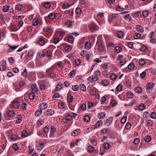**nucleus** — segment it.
I'll return each instance as SVG.
<instances>
[{
    "instance_id": "nucleus-1",
    "label": "nucleus",
    "mask_w": 156,
    "mask_h": 156,
    "mask_svg": "<svg viewBox=\"0 0 156 156\" xmlns=\"http://www.w3.org/2000/svg\"><path fill=\"white\" fill-rule=\"evenodd\" d=\"M155 84L153 82H150L146 85V91L147 93H151L154 87Z\"/></svg>"
},
{
    "instance_id": "nucleus-2",
    "label": "nucleus",
    "mask_w": 156,
    "mask_h": 156,
    "mask_svg": "<svg viewBox=\"0 0 156 156\" xmlns=\"http://www.w3.org/2000/svg\"><path fill=\"white\" fill-rule=\"evenodd\" d=\"M46 76L50 77H52L55 76V73L53 69V68L51 67L47 69L46 72Z\"/></svg>"
},
{
    "instance_id": "nucleus-3",
    "label": "nucleus",
    "mask_w": 156,
    "mask_h": 156,
    "mask_svg": "<svg viewBox=\"0 0 156 156\" xmlns=\"http://www.w3.org/2000/svg\"><path fill=\"white\" fill-rule=\"evenodd\" d=\"M118 15L115 13L110 14L108 16V21L110 23H112L114 21V20L116 19L118 17Z\"/></svg>"
},
{
    "instance_id": "nucleus-4",
    "label": "nucleus",
    "mask_w": 156,
    "mask_h": 156,
    "mask_svg": "<svg viewBox=\"0 0 156 156\" xmlns=\"http://www.w3.org/2000/svg\"><path fill=\"white\" fill-rule=\"evenodd\" d=\"M10 106L12 108H17L20 106V103L18 101L16 100H14L10 104Z\"/></svg>"
},
{
    "instance_id": "nucleus-5",
    "label": "nucleus",
    "mask_w": 156,
    "mask_h": 156,
    "mask_svg": "<svg viewBox=\"0 0 156 156\" xmlns=\"http://www.w3.org/2000/svg\"><path fill=\"white\" fill-rule=\"evenodd\" d=\"M48 42L47 40L42 36H40L39 38V44L41 46H44Z\"/></svg>"
},
{
    "instance_id": "nucleus-6",
    "label": "nucleus",
    "mask_w": 156,
    "mask_h": 156,
    "mask_svg": "<svg viewBox=\"0 0 156 156\" xmlns=\"http://www.w3.org/2000/svg\"><path fill=\"white\" fill-rule=\"evenodd\" d=\"M54 112L55 111L53 109H48L44 111V114L45 116H49L53 115Z\"/></svg>"
},
{
    "instance_id": "nucleus-7",
    "label": "nucleus",
    "mask_w": 156,
    "mask_h": 156,
    "mask_svg": "<svg viewBox=\"0 0 156 156\" xmlns=\"http://www.w3.org/2000/svg\"><path fill=\"white\" fill-rule=\"evenodd\" d=\"M103 124V122L101 120L98 121L96 124L91 127V128L94 129H97L101 127Z\"/></svg>"
},
{
    "instance_id": "nucleus-8",
    "label": "nucleus",
    "mask_w": 156,
    "mask_h": 156,
    "mask_svg": "<svg viewBox=\"0 0 156 156\" xmlns=\"http://www.w3.org/2000/svg\"><path fill=\"white\" fill-rule=\"evenodd\" d=\"M117 59L120 61V64L122 66H123L126 64V60L122 55H119L117 57Z\"/></svg>"
},
{
    "instance_id": "nucleus-9",
    "label": "nucleus",
    "mask_w": 156,
    "mask_h": 156,
    "mask_svg": "<svg viewBox=\"0 0 156 156\" xmlns=\"http://www.w3.org/2000/svg\"><path fill=\"white\" fill-rule=\"evenodd\" d=\"M89 27L90 31L92 32H94L98 29V27L96 25L94 24L90 25Z\"/></svg>"
},
{
    "instance_id": "nucleus-10",
    "label": "nucleus",
    "mask_w": 156,
    "mask_h": 156,
    "mask_svg": "<svg viewBox=\"0 0 156 156\" xmlns=\"http://www.w3.org/2000/svg\"><path fill=\"white\" fill-rule=\"evenodd\" d=\"M56 128L55 126H51L50 128V135L49 137L52 138L54 137V134L56 131Z\"/></svg>"
},
{
    "instance_id": "nucleus-11",
    "label": "nucleus",
    "mask_w": 156,
    "mask_h": 156,
    "mask_svg": "<svg viewBox=\"0 0 156 156\" xmlns=\"http://www.w3.org/2000/svg\"><path fill=\"white\" fill-rule=\"evenodd\" d=\"M8 45L9 47V48L8 49V52H12L13 51L16 49L19 46V45L16 46L15 45H12L9 44H8Z\"/></svg>"
},
{
    "instance_id": "nucleus-12",
    "label": "nucleus",
    "mask_w": 156,
    "mask_h": 156,
    "mask_svg": "<svg viewBox=\"0 0 156 156\" xmlns=\"http://www.w3.org/2000/svg\"><path fill=\"white\" fill-rule=\"evenodd\" d=\"M113 121V117L112 116H110L106 120L105 124L108 126H110L112 123Z\"/></svg>"
},
{
    "instance_id": "nucleus-13",
    "label": "nucleus",
    "mask_w": 156,
    "mask_h": 156,
    "mask_svg": "<svg viewBox=\"0 0 156 156\" xmlns=\"http://www.w3.org/2000/svg\"><path fill=\"white\" fill-rule=\"evenodd\" d=\"M28 76L30 81H34L36 80V74L35 73L33 72H30V74H28Z\"/></svg>"
},
{
    "instance_id": "nucleus-14",
    "label": "nucleus",
    "mask_w": 156,
    "mask_h": 156,
    "mask_svg": "<svg viewBox=\"0 0 156 156\" xmlns=\"http://www.w3.org/2000/svg\"><path fill=\"white\" fill-rule=\"evenodd\" d=\"M106 116V114L104 112H101L98 114L97 117L99 119H104Z\"/></svg>"
},
{
    "instance_id": "nucleus-15",
    "label": "nucleus",
    "mask_w": 156,
    "mask_h": 156,
    "mask_svg": "<svg viewBox=\"0 0 156 156\" xmlns=\"http://www.w3.org/2000/svg\"><path fill=\"white\" fill-rule=\"evenodd\" d=\"M98 80V77L96 76H92L88 77L87 80L89 81L92 82Z\"/></svg>"
},
{
    "instance_id": "nucleus-16",
    "label": "nucleus",
    "mask_w": 156,
    "mask_h": 156,
    "mask_svg": "<svg viewBox=\"0 0 156 156\" xmlns=\"http://www.w3.org/2000/svg\"><path fill=\"white\" fill-rule=\"evenodd\" d=\"M40 108L42 111L48 107V104L45 102L42 103L40 104Z\"/></svg>"
},
{
    "instance_id": "nucleus-17",
    "label": "nucleus",
    "mask_w": 156,
    "mask_h": 156,
    "mask_svg": "<svg viewBox=\"0 0 156 156\" xmlns=\"http://www.w3.org/2000/svg\"><path fill=\"white\" fill-rule=\"evenodd\" d=\"M81 132L80 129H76L74 130L71 133V135L73 136H76L78 135Z\"/></svg>"
},
{
    "instance_id": "nucleus-18",
    "label": "nucleus",
    "mask_w": 156,
    "mask_h": 156,
    "mask_svg": "<svg viewBox=\"0 0 156 156\" xmlns=\"http://www.w3.org/2000/svg\"><path fill=\"white\" fill-rule=\"evenodd\" d=\"M136 30L140 33H143L144 31V29L140 25H136L135 27Z\"/></svg>"
},
{
    "instance_id": "nucleus-19",
    "label": "nucleus",
    "mask_w": 156,
    "mask_h": 156,
    "mask_svg": "<svg viewBox=\"0 0 156 156\" xmlns=\"http://www.w3.org/2000/svg\"><path fill=\"white\" fill-rule=\"evenodd\" d=\"M10 29L13 31H16L19 29L17 26L16 24H11L10 26Z\"/></svg>"
},
{
    "instance_id": "nucleus-20",
    "label": "nucleus",
    "mask_w": 156,
    "mask_h": 156,
    "mask_svg": "<svg viewBox=\"0 0 156 156\" xmlns=\"http://www.w3.org/2000/svg\"><path fill=\"white\" fill-rule=\"evenodd\" d=\"M124 18L126 21L129 22L132 21V19L130 15L129 14H127L124 16Z\"/></svg>"
},
{
    "instance_id": "nucleus-21",
    "label": "nucleus",
    "mask_w": 156,
    "mask_h": 156,
    "mask_svg": "<svg viewBox=\"0 0 156 156\" xmlns=\"http://www.w3.org/2000/svg\"><path fill=\"white\" fill-rule=\"evenodd\" d=\"M29 134L26 130H24L22 132L21 136L23 138H25L30 136Z\"/></svg>"
},
{
    "instance_id": "nucleus-22",
    "label": "nucleus",
    "mask_w": 156,
    "mask_h": 156,
    "mask_svg": "<svg viewBox=\"0 0 156 156\" xmlns=\"http://www.w3.org/2000/svg\"><path fill=\"white\" fill-rule=\"evenodd\" d=\"M65 39L66 41L71 43H72L74 41L73 37V36H70L66 38Z\"/></svg>"
},
{
    "instance_id": "nucleus-23",
    "label": "nucleus",
    "mask_w": 156,
    "mask_h": 156,
    "mask_svg": "<svg viewBox=\"0 0 156 156\" xmlns=\"http://www.w3.org/2000/svg\"><path fill=\"white\" fill-rule=\"evenodd\" d=\"M44 143L42 142L38 144L37 146V150L40 151L43 149L44 147Z\"/></svg>"
},
{
    "instance_id": "nucleus-24",
    "label": "nucleus",
    "mask_w": 156,
    "mask_h": 156,
    "mask_svg": "<svg viewBox=\"0 0 156 156\" xmlns=\"http://www.w3.org/2000/svg\"><path fill=\"white\" fill-rule=\"evenodd\" d=\"M1 17L2 20L4 22L6 21L8 22L10 20L9 17L6 16H1Z\"/></svg>"
},
{
    "instance_id": "nucleus-25",
    "label": "nucleus",
    "mask_w": 156,
    "mask_h": 156,
    "mask_svg": "<svg viewBox=\"0 0 156 156\" xmlns=\"http://www.w3.org/2000/svg\"><path fill=\"white\" fill-rule=\"evenodd\" d=\"M39 84L40 88L41 90H44L47 89V87L44 84L39 83Z\"/></svg>"
},
{
    "instance_id": "nucleus-26",
    "label": "nucleus",
    "mask_w": 156,
    "mask_h": 156,
    "mask_svg": "<svg viewBox=\"0 0 156 156\" xmlns=\"http://www.w3.org/2000/svg\"><path fill=\"white\" fill-rule=\"evenodd\" d=\"M31 88L32 89L31 92L33 93L34 94L37 93V88L36 85L33 84L31 86Z\"/></svg>"
},
{
    "instance_id": "nucleus-27",
    "label": "nucleus",
    "mask_w": 156,
    "mask_h": 156,
    "mask_svg": "<svg viewBox=\"0 0 156 156\" xmlns=\"http://www.w3.org/2000/svg\"><path fill=\"white\" fill-rule=\"evenodd\" d=\"M14 87L17 91H21L22 89L20 85H18V82L14 84Z\"/></svg>"
},
{
    "instance_id": "nucleus-28",
    "label": "nucleus",
    "mask_w": 156,
    "mask_h": 156,
    "mask_svg": "<svg viewBox=\"0 0 156 156\" xmlns=\"http://www.w3.org/2000/svg\"><path fill=\"white\" fill-rule=\"evenodd\" d=\"M42 112V111L40 108L37 109L35 113V115L36 116H40Z\"/></svg>"
},
{
    "instance_id": "nucleus-29",
    "label": "nucleus",
    "mask_w": 156,
    "mask_h": 156,
    "mask_svg": "<svg viewBox=\"0 0 156 156\" xmlns=\"http://www.w3.org/2000/svg\"><path fill=\"white\" fill-rule=\"evenodd\" d=\"M45 55L47 56L48 58H50L51 57L52 52L51 51L49 50H45Z\"/></svg>"
},
{
    "instance_id": "nucleus-30",
    "label": "nucleus",
    "mask_w": 156,
    "mask_h": 156,
    "mask_svg": "<svg viewBox=\"0 0 156 156\" xmlns=\"http://www.w3.org/2000/svg\"><path fill=\"white\" fill-rule=\"evenodd\" d=\"M117 37L119 38H121L123 37L124 35V33L122 31H119L117 34Z\"/></svg>"
},
{
    "instance_id": "nucleus-31",
    "label": "nucleus",
    "mask_w": 156,
    "mask_h": 156,
    "mask_svg": "<svg viewBox=\"0 0 156 156\" xmlns=\"http://www.w3.org/2000/svg\"><path fill=\"white\" fill-rule=\"evenodd\" d=\"M51 30V27L49 26H46L43 28V31L44 32L48 33Z\"/></svg>"
},
{
    "instance_id": "nucleus-32",
    "label": "nucleus",
    "mask_w": 156,
    "mask_h": 156,
    "mask_svg": "<svg viewBox=\"0 0 156 156\" xmlns=\"http://www.w3.org/2000/svg\"><path fill=\"white\" fill-rule=\"evenodd\" d=\"M70 7L69 4L67 2L64 3L62 5V8L63 9H67Z\"/></svg>"
},
{
    "instance_id": "nucleus-33",
    "label": "nucleus",
    "mask_w": 156,
    "mask_h": 156,
    "mask_svg": "<svg viewBox=\"0 0 156 156\" xmlns=\"http://www.w3.org/2000/svg\"><path fill=\"white\" fill-rule=\"evenodd\" d=\"M115 51L117 53H120L122 50V48L119 46H117L115 47Z\"/></svg>"
},
{
    "instance_id": "nucleus-34",
    "label": "nucleus",
    "mask_w": 156,
    "mask_h": 156,
    "mask_svg": "<svg viewBox=\"0 0 156 156\" xmlns=\"http://www.w3.org/2000/svg\"><path fill=\"white\" fill-rule=\"evenodd\" d=\"M32 24L34 26L37 25L39 23V21L37 18H35L33 19L32 22Z\"/></svg>"
},
{
    "instance_id": "nucleus-35",
    "label": "nucleus",
    "mask_w": 156,
    "mask_h": 156,
    "mask_svg": "<svg viewBox=\"0 0 156 156\" xmlns=\"http://www.w3.org/2000/svg\"><path fill=\"white\" fill-rule=\"evenodd\" d=\"M109 77L111 80H114L116 79L117 76L115 73H112L110 74Z\"/></svg>"
},
{
    "instance_id": "nucleus-36",
    "label": "nucleus",
    "mask_w": 156,
    "mask_h": 156,
    "mask_svg": "<svg viewBox=\"0 0 156 156\" xmlns=\"http://www.w3.org/2000/svg\"><path fill=\"white\" fill-rule=\"evenodd\" d=\"M94 147L90 145L87 147V151L89 153H92L94 151Z\"/></svg>"
},
{
    "instance_id": "nucleus-37",
    "label": "nucleus",
    "mask_w": 156,
    "mask_h": 156,
    "mask_svg": "<svg viewBox=\"0 0 156 156\" xmlns=\"http://www.w3.org/2000/svg\"><path fill=\"white\" fill-rule=\"evenodd\" d=\"M8 116L10 117H13L15 116V112L13 110L9 111L8 112Z\"/></svg>"
},
{
    "instance_id": "nucleus-38",
    "label": "nucleus",
    "mask_w": 156,
    "mask_h": 156,
    "mask_svg": "<svg viewBox=\"0 0 156 156\" xmlns=\"http://www.w3.org/2000/svg\"><path fill=\"white\" fill-rule=\"evenodd\" d=\"M135 91L136 93L139 94L142 92V88L140 87H137L135 88Z\"/></svg>"
},
{
    "instance_id": "nucleus-39",
    "label": "nucleus",
    "mask_w": 156,
    "mask_h": 156,
    "mask_svg": "<svg viewBox=\"0 0 156 156\" xmlns=\"http://www.w3.org/2000/svg\"><path fill=\"white\" fill-rule=\"evenodd\" d=\"M44 5L45 8L48 9L50 7L51 5L50 2H46L44 3Z\"/></svg>"
},
{
    "instance_id": "nucleus-40",
    "label": "nucleus",
    "mask_w": 156,
    "mask_h": 156,
    "mask_svg": "<svg viewBox=\"0 0 156 156\" xmlns=\"http://www.w3.org/2000/svg\"><path fill=\"white\" fill-rule=\"evenodd\" d=\"M63 87V84L62 83H59L57 85L56 89L57 90H60L62 89Z\"/></svg>"
},
{
    "instance_id": "nucleus-41",
    "label": "nucleus",
    "mask_w": 156,
    "mask_h": 156,
    "mask_svg": "<svg viewBox=\"0 0 156 156\" xmlns=\"http://www.w3.org/2000/svg\"><path fill=\"white\" fill-rule=\"evenodd\" d=\"M50 127V126L47 125L45 126L44 128V131L46 133H48Z\"/></svg>"
},
{
    "instance_id": "nucleus-42",
    "label": "nucleus",
    "mask_w": 156,
    "mask_h": 156,
    "mask_svg": "<svg viewBox=\"0 0 156 156\" xmlns=\"http://www.w3.org/2000/svg\"><path fill=\"white\" fill-rule=\"evenodd\" d=\"M85 48L86 49L88 50L91 47V44L90 42H87L85 44Z\"/></svg>"
},
{
    "instance_id": "nucleus-43",
    "label": "nucleus",
    "mask_w": 156,
    "mask_h": 156,
    "mask_svg": "<svg viewBox=\"0 0 156 156\" xmlns=\"http://www.w3.org/2000/svg\"><path fill=\"white\" fill-rule=\"evenodd\" d=\"M65 25L68 27H70L72 25V23L69 20H67L65 23Z\"/></svg>"
},
{
    "instance_id": "nucleus-44",
    "label": "nucleus",
    "mask_w": 156,
    "mask_h": 156,
    "mask_svg": "<svg viewBox=\"0 0 156 156\" xmlns=\"http://www.w3.org/2000/svg\"><path fill=\"white\" fill-rule=\"evenodd\" d=\"M34 52L32 50H30L28 51L27 53V56L29 57H31L33 56Z\"/></svg>"
},
{
    "instance_id": "nucleus-45",
    "label": "nucleus",
    "mask_w": 156,
    "mask_h": 156,
    "mask_svg": "<svg viewBox=\"0 0 156 156\" xmlns=\"http://www.w3.org/2000/svg\"><path fill=\"white\" fill-rule=\"evenodd\" d=\"M103 147L106 150H108L110 147V145L108 143H105L103 144Z\"/></svg>"
},
{
    "instance_id": "nucleus-46",
    "label": "nucleus",
    "mask_w": 156,
    "mask_h": 156,
    "mask_svg": "<svg viewBox=\"0 0 156 156\" xmlns=\"http://www.w3.org/2000/svg\"><path fill=\"white\" fill-rule=\"evenodd\" d=\"M141 37V35L140 34L138 33H135L134 35V37L135 39H138Z\"/></svg>"
},
{
    "instance_id": "nucleus-47",
    "label": "nucleus",
    "mask_w": 156,
    "mask_h": 156,
    "mask_svg": "<svg viewBox=\"0 0 156 156\" xmlns=\"http://www.w3.org/2000/svg\"><path fill=\"white\" fill-rule=\"evenodd\" d=\"M103 42L101 40H98L97 42V45L99 47H102V44Z\"/></svg>"
},
{
    "instance_id": "nucleus-48",
    "label": "nucleus",
    "mask_w": 156,
    "mask_h": 156,
    "mask_svg": "<svg viewBox=\"0 0 156 156\" xmlns=\"http://www.w3.org/2000/svg\"><path fill=\"white\" fill-rule=\"evenodd\" d=\"M48 17L49 19L51 20H53L55 18V13H51L48 15Z\"/></svg>"
},
{
    "instance_id": "nucleus-49",
    "label": "nucleus",
    "mask_w": 156,
    "mask_h": 156,
    "mask_svg": "<svg viewBox=\"0 0 156 156\" xmlns=\"http://www.w3.org/2000/svg\"><path fill=\"white\" fill-rule=\"evenodd\" d=\"M17 27L18 28H19V29L21 27L23 24V22L22 20H20L18 21H17Z\"/></svg>"
},
{
    "instance_id": "nucleus-50",
    "label": "nucleus",
    "mask_w": 156,
    "mask_h": 156,
    "mask_svg": "<svg viewBox=\"0 0 156 156\" xmlns=\"http://www.w3.org/2000/svg\"><path fill=\"white\" fill-rule=\"evenodd\" d=\"M126 95L128 98H131L133 96V94L131 92H128L127 93Z\"/></svg>"
},
{
    "instance_id": "nucleus-51",
    "label": "nucleus",
    "mask_w": 156,
    "mask_h": 156,
    "mask_svg": "<svg viewBox=\"0 0 156 156\" xmlns=\"http://www.w3.org/2000/svg\"><path fill=\"white\" fill-rule=\"evenodd\" d=\"M143 114V116L144 118L146 119H148L149 118V116L150 115L148 112H144Z\"/></svg>"
},
{
    "instance_id": "nucleus-52",
    "label": "nucleus",
    "mask_w": 156,
    "mask_h": 156,
    "mask_svg": "<svg viewBox=\"0 0 156 156\" xmlns=\"http://www.w3.org/2000/svg\"><path fill=\"white\" fill-rule=\"evenodd\" d=\"M135 67L134 64L132 62L130 63L128 66V68L130 70L133 69Z\"/></svg>"
},
{
    "instance_id": "nucleus-53",
    "label": "nucleus",
    "mask_w": 156,
    "mask_h": 156,
    "mask_svg": "<svg viewBox=\"0 0 156 156\" xmlns=\"http://www.w3.org/2000/svg\"><path fill=\"white\" fill-rule=\"evenodd\" d=\"M72 90L75 91H77L79 90V86L76 85H73L72 87Z\"/></svg>"
},
{
    "instance_id": "nucleus-54",
    "label": "nucleus",
    "mask_w": 156,
    "mask_h": 156,
    "mask_svg": "<svg viewBox=\"0 0 156 156\" xmlns=\"http://www.w3.org/2000/svg\"><path fill=\"white\" fill-rule=\"evenodd\" d=\"M149 12L147 10L144 11L142 13L143 16L145 18L147 17L149 15Z\"/></svg>"
},
{
    "instance_id": "nucleus-55",
    "label": "nucleus",
    "mask_w": 156,
    "mask_h": 156,
    "mask_svg": "<svg viewBox=\"0 0 156 156\" xmlns=\"http://www.w3.org/2000/svg\"><path fill=\"white\" fill-rule=\"evenodd\" d=\"M101 83L103 86H105L108 85L109 82L107 80H104L102 81Z\"/></svg>"
},
{
    "instance_id": "nucleus-56",
    "label": "nucleus",
    "mask_w": 156,
    "mask_h": 156,
    "mask_svg": "<svg viewBox=\"0 0 156 156\" xmlns=\"http://www.w3.org/2000/svg\"><path fill=\"white\" fill-rule=\"evenodd\" d=\"M11 140L12 141H15L17 140V136L16 135H12L11 136Z\"/></svg>"
},
{
    "instance_id": "nucleus-57",
    "label": "nucleus",
    "mask_w": 156,
    "mask_h": 156,
    "mask_svg": "<svg viewBox=\"0 0 156 156\" xmlns=\"http://www.w3.org/2000/svg\"><path fill=\"white\" fill-rule=\"evenodd\" d=\"M34 93L31 92L29 95V98L31 100H33L35 98V95Z\"/></svg>"
},
{
    "instance_id": "nucleus-58",
    "label": "nucleus",
    "mask_w": 156,
    "mask_h": 156,
    "mask_svg": "<svg viewBox=\"0 0 156 156\" xmlns=\"http://www.w3.org/2000/svg\"><path fill=\"white\" fill-rule=\"evenodd\" d=\"M9 5H5L3 7V11L5 12H7L9 9Z\"/></svg>"
},
{
    "instance_id": "nucleus-59",
    "label": "nucleus",
    "mask_w": 156,
    "mask_h": 156,
    "mask_svg": "<svg viewBox=\"0 0 156 156\" xmlns=\"http://www.w3.org/2000/svg\"><path fill=\"white\" fill-rule=\"evenodd\" d=\"M27 104L26 103H23L21 105L22 109L23 110H25L27 109Z\"/></svg>"
},
{
    "instance_id": "nucleus-60",
    "label": "nucleus",
    "mask_w": 156,
    "mask_h": 156,
    "mask_svg": "<svg viewBox=\"0 0 156 156\" xmlns=\"http://www.w3.org/2000/svg\"><path fill=\"white\" fill-rule=\"evenodd\" d=\"M144 140L147 142L150 141L151 140V138L150 136H146L144 138Z\"/></svg>"
},
{
    "instance_id": "nucleus-61",
    "label": "nucleus",
    "mask_w": 156,
    "mask_h": 156,
    "mask_svg": "<svg viewBox=\"0 0 156 156\" xmlns=\"http://www.w3.org/2000/svg\"><path fill=\"white\" fill-rule=\"evenodd\" d=\"M76 71L75 70H73L69 73V75L71 77H73L76 75Z\"/></svg>"
},
{
    "instance_id": "nucleus-62",
    "label": "nucleus",
    "mask_w": 156,
    "mask_h": 156,
    "mask_svg": "<svg viewBox=\"0 0 156 156\" xmlns=\"http://www.w3.org/2000/svg\"><path fill=\"white\" fill-rule=\"evenodd\" d=\"M131 127V124L129 122H127L125 125V128L126 129L129 130V129Z\"/></svg>"
},
{
    "instance_id": "nucleus-63",
    "label": "nucleus",
    "mask_w": 156,
    "mask_h": 156,
    "mask_svg": "<svg viewBox=\"0 0 156 156\" xmlns=\"http://www.w3.org/2000/svg\"><path fill=\"white\" fill-rule=\"evenodd\" d=\"M127 120V117L126 116H124L121 120V122L122 123L125 124Z\"/></svg>"
},
{
    "instance_id": "nucleus-64",
    "label": "nucleus",
    "mask_w": 156,
    "mask_h": 156,
    "mask_svg": "<svg viewBox=\"0 0 156 156\" xmlns=\"http://www.w3.org/2000/svg\"><path fill=\"white\" fill-rule=\"evenodd\" d=\"M150 117L151 118L154 119L156 118V113L155 112H152L150 115Z\"/></svg>"
}]
</instances>
